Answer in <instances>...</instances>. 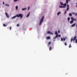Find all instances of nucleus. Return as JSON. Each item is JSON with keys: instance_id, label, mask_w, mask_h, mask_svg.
I'll use <instances>...</instances> for the list:
<instances>
[{"instance_id": "nucleus-1", "label": "nucleus", "mask_w": 77, "mask_h": 77, "mask_svg": "<svg viewBox=\"0 0 77 77\" xmlns=\"http://www.w3.org/2000/svg\"><path fill=\"white\" fill-rule=\"evenodd\" d=\"M17 17H20L21 18H22L23 17V15L22 14H17L16 15Z\"/></svg>"}, {"instance_id": "nucleus-2", "label": "nucleus", "mask_w": 77, "mask_h": 77, "mask_svg": "<svg viewBox=\"0 0 77 77\" xmlns=\"http://www.w3.org/2000/svg\"><path fill=\"white\" fill-rule=\"evenodd\" d=\"M44 17L43 16L42 17V19L40 20V22L39 23V25H41V24H42V23L43 22V21H44Z\"/></svg>"}, {"instance_id": "nucleus-3", "label": "nucleus", "mask_w": 77, "mask_h": 77, "mask_svg": "<svg viewBox=\"0 0 77 77\" xmlns=\"http://www.w3.org/2000/svg\"><path fill=\"white\" fill-rule=\"evenodd\" d=\"M55 35H56L55 37L54 38V39H56V38H57V37H58V33H57V31H55Z\"/></svg>"}, {"instance_id": "nucleus-4", "label": "nucleus", "mask_w": 77, "mask_h": 77, "mask_svg": "<svg viewBox=\"0 0 77 77\" xmlns=\"http://www.w3.org/2000/svg\"><path fill=\"white\" fill-rule=\"evenodd\" d=\"M76 38H77V37L76 36H75L73 38V41H75V40H76V39H76Z\"/></svg>"}, {"instance_id": "nucleus-5", "label": "nucleus", "mask_w": 77, "mask_h": 77, "mask_svg": "<svg viewBox=\"0 0 77 77\" xmlns=\"http://www.w3.org/2000/svg\"><path fill=\"white\" fill-rule=\"evenodd\" d=\"M5 15L7 17V18H9V15L8 14V13H7L5 12Z\"/></svg>"}, {"instance_id": "nucleus-6", "label": "nucleus", "mask_w": 77, "mask_h": 77, "mask_svg": "<svg viewBox=\"0 0 77 77\" xmlns=\"http://www.w3.org/2000/svg\"><path fill=\"white\" fill-rule=\"evenodd\" d=\"M47 33L48 34H51V35H53V33L52 32H50V31H48Z\"/></svg>"}, {"instance_id": "nucleus-7", "label": "nucleus", "mask_w": 77, "mask_h": 77, "mask_svg": "<svg viewBox=\"0 0 77 77\" xmlns=\"http://www.w3.org/2000/svg\"><path fill=\"white\" fill-rule=\"evenodd\" d=\"M76 25V23H75L73 24H72L71 25V27H74V26H75Z\"/></svg>"}, {"instance_id": "nucleus-8", "label": "nucleus", "mask_w": 77, "mask_h": 77, "mask_svg": "<svg viewBox=\"0 0 77 77\" xmlns=\"http://www.w3.org/2000/svg\"><path fill=\"white\" fill-rule=\"evenodd\" d=\"M17 17V15H16V16H14L11 19H14V18H15Z\"/></svg>"}, {"instance_id": "nucleus-9", "label": "nucleus", "mask_w": 77, "mask_h": 77, "mask_svg": "<svg viewBox=\"0 0 77 77\" xmlns=\"http://www.w3.org/2000/svg\"><path fill=\"white\" fill-rule=\"evenodd\" d=\"M70 0H66V3L67 4L68 3V2H70Z\"/></svg>"}, {"instance_id": "nucleus-10", "label": "nucleus", "mask_w": 77, "mask_h": 77, "mask_svg": "<svg viewBox=\"0 0 77 77\" xmlns=\"http://www.w3.org/2000/svg\"><path fill=\"white\" fill-rule=\"evenodd\" d=\"M65 8V7L62 6H60V8Z\"/></svg>"}, {"instance_id": "nucleus-11", "label": "nucleus", "mask_w": 77, "mask_h": 77, "mask_svg": "<svg viewBox=\"0 0 77 77\" xmlns=\"http://www.w3.org/2000/svg\"><path fill=\"white\" fill-rule=\"evenodd\" d=\"M46 38L47 39H50V36H48Z\"/></svg>"}, {"instance_id": "nucleus-12", "label": "nucleus", "mask_w": 77, "mask_h": 77, "mask_svg": "<svg viewBox=\"0 0 77 77\" xmlns=\"http://www.w3.org/2000/svg\"><path fill=\"white\" fill-rule=\"evenodd\" d=\"M63 6H64V7L65 8L66 7V3H64V4H63Z\"/></svg>"}, {"instance_id": "nucleus-13", "label": "nucleus", "mask_w": 77, "mask_h": 77, "mask_svg": "<svg viewBox=\"0 0 77 77\" xmlns=\"http://www.w3.org/2000/svg\"><path fill=\"white\" fill-rule=\"evenodd\" d=\"M74 22V20H71L70 21V24H72Z\"/></svg>"}, {"instance_id": "nucleus-14", "label": "nucleus", "mask_w": 77, "mask_h": 77, "mask_svg": "<svg viewBox=\"0 0 77 77\" xmlns=\"http://www.w3.org/2000/svg\"><path fill=\"white\" fill-rule=\"evenodd\" d=\"M69 15L70 17H71L72 16V14H71V13H69Z\"/></svg>"}, {"instance_id": "nucleus-15", "label": "nucleus", "mask_w": 77, "mask_h": 77, "mask_svg": "<svg viewBox=\"0 0 77 77\" xmlns=\"http://www.w3.org/2000/svg\"><path fill=\"white\" fill-rule=\"evenodd\" d=\"M29 15H30V12H29V14H28V15L26 16V17H28L29 16Z\"/></svg>"}, {"instance_id": "nucleus-16", "label": "nucleus", "mask_w": 77, "mask_h": 77, "mask_svg": "<svg viewBox=\"0 0 77 77\" xmlns=\"http://www.w3.org/2000/svg\"><path fill=\"white\" fill-rule=\"evenodd\" d=\"M61 13H60V12H59L58 13H57V15H59V14H60Z\"/></svg>"}, {"instance_id": "nucleus-17", "label": "nucleus", "mask_w": 77, "mask_h": 77, "mask_svg": "<svg viewBox=\"0 0 77 77\" xmlns=\"http://www.w3.org/2000/svg\"><path fill=\"white\" fill-rule=\"evenodd\" d=\"M3 26H4V27H6V26H7V25H5V24H3Z\"/></svg>"}, {"instance_id": "nucleus-18", "label": "nucleus", "mask_w": 77, "mask_h": 77, "mask_svg": "<svg viewBox=\"0 0 77 77\" xmlns=\"http://www.w3.org/2000/svg\"><path fill=\"white\" fill-rule=\"evenodd\" d=\"M52 49V48H51V47H50L49 48V50H50V51Z\"/></svg>"}, {"instance_id": "nucleus-19", "label": "nucleus", "mask_w": 77, "mask_h": 77, "mask_svg": "<svg viewBox=\"0 0 77 77\" xmlns=\"http://www.w3.org/2000/svg\"><path fill=\"white\" fill-rule=\"evenodd\" d=\"M5 6H9V5H8V4H5Z\"/></svg>"}, {"instance_id": "nucleus-20", "label": "nucleus", "mask_w": 77, "mask_h": 77, "mask_svg": "<svg viewBox=\"0 0 77 77\" xmlns=\"http://www.w3.org/2000/svg\"><path fill=\"white\" fill-rule=\"evenodd\" d=\"M60 3L61 5H63V3L60 2Z\"/></svg>"}, {"instance_id": "nucleus-21", "label": "nucleus", "mask_w": 77, "mask_h": 77, "mask_svg": "<svg viewBox=\"0 0 77 77\" xmlns=\"http://www.w3.org/2000/svg\"><path fill=\"white\" fill-rule=\"evenodd\" d=\"M71 19L72 20H73V21H74V18H73V17H71Z\"/></svg>"}, {"instance_id": "nucleus-22", "label": "nucleus", "mask_w": 77, "mask_h": 77, "mask_svg": "<svg viewBox=\"0 0 77 77\" xmlns=\"http://www.w3.org/2000/svg\"><path fill=\"white\" fill-rule=\"evenodd\" d=\"M26 8H22V11H24V10H26Z\"/></svg>"}, {"instance_id": "nucleus-23", "label": "nucleus", "mask_w": 77, "mask_h": 77, "mask_svg": "<svg viewBox=\"0 0 77 77\" xmlns=\"http://www.w3.org/2000/svg\"><path fill=\"white\" fill-rule=\"evenodd\" d=\"M16 10H17V11L18 10V6H16Z\"/></svg>"}, {"instance_id": "nucleus-24", "label": "nucleus", "mask_w": 77, "mask_h": 77, "mask_svg": "<svg viewBox=\"0 0 77 77\" xmlns=\"http://www.w3.org/2000/svg\"><path fill=\"white\" fill-rule=\"evenodd\" d=\"M73 41V39L72 38H71V42H72Z\"/></svg>"}, {"instance_id": "nucleus-25", "label": "nucleus", "mask_w": 77, "mask_h": 77, "mask_svg": "<svg viewBox=\"0 0 77 77\" xmlns=\"http://www.w3.org/2000/svg\"><path fill=\"white\" fill-rule=\"evenodd\" d=\"M69 48H71V44H70L69 46Z\"/></svg>"}, {"instance_id": "nucleus-26", "label": "nucleus", "mask_w": 77, "mask_h": 77, "mask_svg": "<svg viewBox=\"0 0 77 77\" xmlns=\"http://www.w3.org/2000/svg\"><path fill=\"white\" fill-rule=\"evenodd\" d=\"M61 41H63V38H61Z\"/></svg>"}, {"instance_id": "nucleus-27", "label": "nucleus", "mask_w": 77, "mask_h": 77, "mask_svg": "<svg viewBox=\"0 0 77 77\" xmlns=\"http://www.w3.org/2000/svg\"><path fill=\"white\" fill-rule=\"evenodd\" d=\"M69 7H67V9H66V11H68V10H69Z\"/></svg>"}, {"instance_id": "nucleus-28", "label": "nucleus", "mask_w": 77, "mask_h": 77, "mask_svg": "<svg viewBox=\"0 0 77 77\" xmlns=\"http://www.w3.org/2000/svg\"><path fill=\"white\" fill-rule=\"evenodd\" d=\"M70 20V17H68V21H69Z\"/></svg>"}, {"instance_id": "nucleus-29", "label": "nucleus", "mask_w": 77, "mask_h": 77, "mask_svg": "<svg viewBox=\"0 0 77 77\" xmlns=\"http://www.w3.org/2000/svg\"><path fill=\"white\" fill-rule=\"evenodd\" d=\"M48 44H49V45L51 44V42H49L48 43Z\"/></svg>"}, {"instance_id": "nucleus-30", "label": "nucleus", "mask_w": 77, "mask_h": 77, "mask_svg": "<svg viewBox=\"0 0 77 77\" xmlns=\"http://www.w3.org/2000/svg\"><path fill=\"white\" fill-rule=\"evenodd\" d=\"M18 0H14V2H17V1H18Z\"/></svg>"}, {"instance_id": "nucleus-31", "label": "nucleus", "mask_w": 77, "mask_h": 77, "mask_svg": "<svg viewBox=\"0 0 77 77\" xmlns=\"http://www.w3.org/2000/svg\"><path fill=\"white\" fill-rule=\"evenodd\" d=\"M63 41H65V37H63Z\"/></svg>"}, {"instance_id": "nucleus-32", "label": "nucleus", "mask_w": 77, "mask_h": 77, "mask_svg": "<svg viewBox=\"0 0 77 77\" xmlns=\"http://www.w3.org/2000/svg\"><path fill=\"white\" fill-rule=\"evenodd\" d=\"M19 26H20V25L19 24H17V27H18Z\"/></svg>"}, {"instance_id": "nucleus-33", "label": "nucleus", "mask_w": 77, "mask_h": 77, "mask_svg": "<svg viewBox=\"0 0 77 77\" xmlns=\"http://www.w3.org/2000/svg\"><path fill=\"white\" fill-rule=\"evenodd\" d=\"M66 10L65 11V12H64V14H66Z\"/></svg>"}, {"instance_id": "nucleus-34", "label": "nucleus", "mask_w": 77, "mask_h": 77, "mask_svg": "<svg viewBox=\"0 0 77 77\" xmlns=\"http://www.w3.org/2000/svg\"><path fill=\"white\" fill-rule=\"evenodd\" d=\"M11 28H12V27L11 26H10L9 28V29H10V30H11Z\"/></svg>"}, {"instance_id": "nucleus-35", "label": "nucleus", "mask_w": 77, "mask_h": 77, "mask_svg": "<svg viewBox=\"0 0 77 77\" xmlns=\"http://www.w3.org/2000/svg\"><path fill=\"white\" fill-rule=\"evenodd\" d=\"M74 20V21H77V20H76V19H74L73 20Z\"/></svg>"}, {"instance_id": "nucleus-36", "label": "nucleus", "mask_w": 77, "mask_h": 77, "mask_svg": "<svg viewBox=\"0 0 77 77\" xmlns=\"http://www.w3.org/2000/svg\"><path fill=\"white\" fill-rule=\"evenodd\" d=\"M67 8H69V5L68 4H67Z\"/></svg>"}, {"instance_id": "nucleus-37", "label": "nucleus", "mask_w": 77, "mask_h": 77, "mask_svg": "<svg viewBox=\"0 0 77 77\" xmlns=\"http://www.w3.org/2000/svg\"><path fill=\"white\" fill-rule=\"evenodd\" d=\"M75 43H77V39L75 40Z\"/></svg>"}, {"instance_id": "nucleus-38", "label": "nucleus", "mask_w": 77, "mask_h": 77, "mask_svg": "<svg viewBox=\"0 0 77 77\" xmlns=\"http://www.w3.org/2000/svg\"><path fill=\"white\" fill-rule=\"evenodd\" d=\"M65 45H66H66H67V44H66V42H65Z\"/></svg>"}, {"instance_id": "nucleus-39", "label": "nucleus", "mask_w": 77, "mask_h": 77, "mask_svg": "<svg viewBox=\"0 0 77 77\" xmlns=\"http://www.w3.org/2000/svg\"><path fill=\"white\" fill-rule=\"evenodd\" d=\"M58 33H60V31L58 30Z\"/></svg>"}, {"instance_id": "nucleus-40", "label": "nucleus", "mask_w": 77, "mask_h": 77, "mask_svg": "<svg viewBox=\"0 0 77 77\" xmlns=\"http://www.w3.org/2000/svg\"><path fill=\"white\" fill-rule=\"evenodd\" d=\"M75 13H74V12H73L72 13V14H73V15H74V14H75Z\"/></svg>"}, {"instance_id": "nucleus-41", "label": "nucleus", "mask_w": 77, "mask_h": 77, "mask_svg": "<svg viewBox=\"0 0 77 77\" xmlns=\"http://www.w3.org/2000/svg\"><path fill=\"white\" fill-rule=\"evenodd\" d=\"M75 16H77V13H76L75 14Z\"/></svg>"}, {"instance_id": "nucleus-42", "label": "nucleus", "mask_w": 77, "mask_h": 77, "mask_svg": "<svg viewBox=\"0 0 77 77\" xmlns=\"http://www.w3.org/2000/svg\"><path fill=\"white\" fill-rule=\"evenodd\" d=\"M3 5H5V2H3Z\"/></svg>"}, {"instance_id": "nucleus-43", "label": "nucleus", "mask_w": 77, "mask_h": 77, "mask_svg": "<svg viewBox=\"0 0 77 77\" xmlns=\"http://www.w3.org/2000/svg\"><path fill=\"white\" fill-rule=\"evenodd\" d=\"M29 7H28V10H29Z\"/></svg>"}, {"instance_id": "nucleus-44", "label": "nucleus", "mask_w": 77, "mask_h": 77, "mask_svg": "<svg viewBox=\"0 0 77 77\" xmlns=\"http://www.w3.org/2000/svg\"><path fill=\"white\" fill-rule=\"evenodd\" d=\"M58 36L59 37H60L61 35H58Z\"/></svg>"}, {"instance_id": "nucleus-45", "label": "nucleus", "mask_w": 77, "mask_h": 77, "mask_svg": "<svg viewBox=\"0 0 77 77\" xmlns=\"http://www.w3.org/2000/svg\"><path fill=\"white\" fill-rule=\"evenodd\" d=\"M77 8V3H76V5L75 6Z\"/></svg>"}, {"instance_id": "nucleus-46", "label": "nucleus", "mask_w": 77, "mask_h": 77, "mask_svg": "<svg viewBox=\"0 0 77 77\" xmlns=\"http://www.w3.org/2000/svg\"><path fill=\"white\" fill-rule=\"evenodd\" d=\"M48 45H49V44H48Z\"/></svg>"}, {"instance_id": "nucleus-47", "label": "nucleus", "mask_w": 77, "mask_h": 77, "mask_svg": "<svg viewBox=\"0 0 77 77\" xmlns=\"http://www.w3.org/2000/svg\"><path fill=\"white\" fill-rule=\"evenodd\" d=\"M54 41H55V40H54Z\"/></svg>"}, {"instance_id": "nucleus-48", "label": "nucleus", "mask_w": 77, "mask_h": 77, "mask_svg": "<svg viewBox=\"0 0 77 77\" xmlns=\"http://www.w3.org/2000/svg\"><path fill=\"white\" fill-rule=\"evenodd\" d=\"M76 27H77V24L76 25Z\"/></svg>"}]
</instances>
